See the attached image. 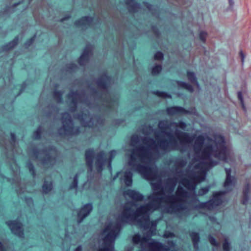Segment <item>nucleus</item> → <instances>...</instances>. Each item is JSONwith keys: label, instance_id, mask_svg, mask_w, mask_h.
<instances>
[{"label": "nucleus", "instance_id": "obj_1", "mask_svg": "<svg viewBox=\"0 0 251 251\" xmlns=\"http://www.w3.org/2000/svg\"><path fill=\"white\" fill-rule=\"evenodd\" d=\"M164 134L169 139L156 137V142L153 138L144 137L143 142L147 146L136 145L140 142V137L138 135L134 134L130 138V145L136 148L133 150L128 161V165L134 170L141 174L147 176L150 168L146 164L136 162V155L140 157L143 163H146L151 158L152 155H159L161 153H165L177 149L178 147L177 140L174 134L171 131H164Z\"/></svg>", "mask_w": 251, "mask_h": 251}, {"label": "nucleus", "instance_id": "obj_2", "mask_svg": "<svg viewBox=\"0 0 251 251\" xmlns=\"http://www.w3.org/2000/svg\"><path fill=\"white\" fill-rule=\"evenodd\" d=\"M165 194L163 192L154 191L148 197L149 202L140 206L136 210L131 206H124L126 210L128 209V213L130 214L132 221L137 220L140 227L144 229H148L150 227L151 228L152 222H157V220H150V213L158 208Z\"/></svg>", "mask_w": 251, "mask_h": 251}, {"label": "nucleus", "instance_id": "obj_3", "mask_svg": "<svg viewBox=\"0 0 251 251\" xmlns=\"http://www.w3.org/2000/svg\"><path fill=\"white\" fill-rule=\"evenodd\" d=\"M212 156L224 160L226 159L227 147L223 136L219 135L212 140V143L207 144L196 153L195 158L201 163L204 164L207 161H212Z\"/></svg>", "mask_w": 251, "mask_h": 251}, {"label": "nucleus", "instance_id": "obj_4", "mask_svg": "<svg viewBox=\"0 0 251 251\" xmlns=\"http://www.w3.org/2000/svg\"><path fill=\"white\" fill-rule=\"evenodd\" d=\"M157 221H153L151 223V228L147 229L144 236L142 237L139 233L133 235L132 240L134 245L140 244L143 250L146 248H149L151 251H169L170 248L175 246V242L173 240L166 241L167 245L151 239V236L154 234L157 225Z\"/></svg>", "mask_w": 251, "mask_h": 251}, {"label": "nucleus", "instance_id": "obj_5", "mask_svg": "<svg viewBox=\"0 0 251 251\" xmlns=\"http://www.w3.org/2000/svg\"><path fill=\"white\" fill-rule=\"evenodd\" d=\"M225 171L226 172V176L223 183V187L225 188L226 190L214 192L210 200L205 202H200L199 204L196 205L194 206L195 209H207L208 210H212L222 204L224 196L227 192L231 191V189L230 187L234 186L236 181L235 176H231L232 170L231 168H225Z\"/></svg>", "mask_w": 251, "mask_h": 251}, {"label": "nucleus", "instance_id": "obj_6", "mask_svg": "<svg viewBox=\"0 0 251 251\" xmlns=\"http://www.w3.org/2000/svg\"><path fill=\"white\" fill-rule=\"evenodd\" d=\"M114 151H110L111 154L108 158L106 157V155L103 151H101L96 154L95 151L93 148L86 149L85 151V159L86 164L89 170L92 171L93 168L94 159L95 158V165L96 169L98 173H101L105 165L108 163V167L111 169V161L113 158L112 153Z\"/></svg>", "mask_w": 251, "mask_h": 251}, {"label": "nucleus", "instance_id": "obj_7", "mask_svg": "<svg viewBox=\"0 0 251 251\" xmlns=\"http://www.w3.org/2000/svg\"><path fill=\"white\" fill-rule=\"evenodd\" d=\"M61 121L62 126L57 129L59 135L72 137L80 134V127L75 126L74 121L69 113H63Z\"/></svg>", "mask_w": 251, "mask_h": 251}, {"label": "nucleus", "instance_id": "obj_8", "mask_svg": "<svg viewBox=\"0 0 251 251\" xmlns=\"http://www.w3.org/2000/svg\"><path fill=\"white\" fill-rule=\"evenodd\" d=\"M188 192L182 189L180 193L176 195H168L166 199L171 201V203L167 207V212L169 213H179L181 211L187 209V207L184 203L185 202L184 198H187Z\"/></svg>", "mask_w": 251, "mask_h": 251}, {"label": "nucleus", "instance_id": "obj_9", "mask_svg": "<svg viewBox=\"0 0 251 251\" xmlns=\"http://www.w3.org/2000/svg\"><path fill=\"white\" fill-rule=\"evenodd\" d=\"M112 77L106 71L102 73L100 77L95 79L96 83L98 86V91L95 88H91V94L94 98H100L102 95L108 93Z\"/></svg>", "mask_w": 251, "mask_h": 251}, {"label": "nucleus", "instance_id": "obj_10", "mask_svg": "<svg viewBox=\"0 0 251 251\" xmlns=\"http://www.w3.org/2000/svg\"><path fill=\"white\" fill-rule=\"evenodd\" d=\"M56 148L53 145H49L44 147L39 151L38 160L44 167H51L56 161V157L51 155V152H56Z\"/></svg>", "mask_w": 251, "mask_h": 251}, {"label": "nucleus", "instance_id": "obj_11", "mask_svg": "<svg viewBox=\"0 0 251 251\" xmlns=\"http://www.w3.org/2000/svg\"><path fill=\"white\" fill-rule=\"evenodd\" d=\"M186 75L188 80L192 84L185 81L176 80V82L178 87L179 88L184 89L190 93H193L194 91V88L193 85L196 86L198 89L200 88V84L198 82V78L196 74L194 72L187 71Z\"/></svg>", "mask_w": 251, "mask_h": 251}, {"label": "nucleus", "instance_id": "obj_12", "mask_svg": "<svg viewBox=\"0 0 251 251\" xmlns=\"http://www.w3.org/2000/svg\"><path fill=\"white\" fill-rule=\"evenodd\" d=\"M124 195L125 197L128 196L131 200V201H126L124 205L131 206L132 208V207H137V202L144 200V196L135 190L127 189L124 191Z\"/></svg>", "mask_w": 251, "mask_h": 251}, {"label": "nucleus", "instance_id": "obj_13", "mask_svg": "<svg viewBox=\"0 0 251 251\" xmlns=\"http://www.w3.org/2000/svg\"><path fill=\"white\" fill-rule=\"evenodd\" d=\"M93 209V206L92 202L85 203L77 209L76 210V221L77 224H81L90 215Z\"/></svg>", "mask_w": 251, "mask_h": 251}, {"label": "nucleus", "instance_id": "obj_14", "mask_svg": "<svg viewBox=\"0 0 251 251\" xmlns=\"http://www.w3.org/2000/svg\"><path fill=\"white\" fill-rule=\"evenodd\" d=\"M90 115L89 112L84 113L83 111L75 114V118L78 119L81 123L82 126L85 127H97V125H94L93 121V117L91 116L89 120L86 121V119Z\"/></svg>", "mask_w": 251, "mask_h": 251}, {"label": "nucleus", "instance_id": "obj_15", "mask_svg": "<svg viewBox=\"0 0 251 251\" xmlns=\"http://www.w3.org/2000/svg\"><path fill=\"white\" fill-rule=\"evenodd\" d=\"M128 209L126 210L124 205L122 206V210L121 213L119 215L116 222L115 225L121 229L122 226L127 223L132 221L131 220V216L128 213Z\"/></svg>", "mask_w": 251, "mask_h": 251}, {"label": "nucleus", "instance_id": "obj_16", "mask_svg": "<svg viewBox=\"0 0 251 251\" xmlns=\"http://www.w3.org/2000/svg\"><path fill=\"white\" fill-rule=\"evenodd\" d=\"M94 17L89 15L81 17L79 19L75 20L74 25L76 27H81L82 28L87 29L92 25Z\"/></svg>", "mask_w": 251, "mask_h": 251}, {"label": "nucleus", "instance_id": "obj_17", "mask_svg": "<svg viewBox=\"0 0 251 251\" xmlns=\"http://www.w3.org/2000/svg\"><path fill=\"white\" fill-rule=\"evenodd\" d=\"M6 224L13 234L20 237H23V229L22 228V224L21 223L14 221H8L6 222Z\"/></svg>", "mask_w": 251, "mask_h": 251}, {"label": "nucleus", "instance_id": "obj_18", "mask_svg": "<svg viewBox=\"0 0 251 251\" xmlns=\"http://www.w3.org/2000/svg\"><path fill=\"white\" fill-rule=\"evenodd\" d=\"M109 232L103 237V241L104 246L103 248L107 247L114 251V243L115 240L117 237L116 233H113L112 231L109 230Z\"/></svg>", "mask_w": 251, "mask_h": 251}, {"label": "nucleus", "instance_id": "obj_19", "mask_svg": "<svg viewBox=\"0 0 251 251\" xmlns=\"http://www.w3.org/2000/svg\"><path fill=\"white\" fill-rule=\"evenodd\" d=\"M125 5L130 13H137L142 8L141 4L136 0H125Z\"/></svg>", "mask_w": 251, "mask_h": 251}, {"label": "nucleus", "instance_id": "obj_20", "mask_svg": "<svg viewBox=\"0 0 251 251\" xmlns=\"http://www.w3.org/2000/svg\"><path fill=\"white\" fill-rule=\"evenodd\" d=\"M58 111V107L53 103L48 104L43 110V114L47 118H51L55 113Z\"/></svg>", "mask_w": 251, "mask_h": 251}, {"label": "nucleus", "instance_id": "obj_21", "mask_svg": "<svg viewBox=\"0 0 251 251\" xmlns=\"http://www.w3.org/2000/svg\"><path fill=\"white\" fill-rule=\"evenodd\" d=\"M167 112L169 115H174L177 114H187L188 111L182 106H173L167 108Z\"/></svg>", "mask_w": 251, "mask_h": 251}, {"label": "nucleus", "instance_id": "obj_22", "mask_svg": "<svg viewBox=\"0 0 251 251\" xmlns=\"http://www.w3.org/2000/svg\"><path fill=\"white\" fill-rule=\"evenodd\" d=\"M79 69L77 65L74 62L67 63L62 69V72L66 74L73 75L75 74Z\"/></svg>", "mask_w": 251, "mask_h": 251}, {"label": "nucleus", "instance_id": "obj_23", "mask_svg": "<svg viewBox=\"0 0 251 251\" xmlns=\"http://www.w3.org/2000/svg\"><path fill=\"white\" fill-rule=\"evenodd\" d=\"M143 5L149 10L153 16L158 18L160 15V11L157 6H153L147 1H143Z\"/></svg>", "mask_w": 251, "mask_h": 251}, {"label": "nucleus", "instance_id": "obj_24", "mask_svg": "<svg viewBox=\"0 0 251 251\" xmlns=\"http://www.w3.org/2000/svg\"><path fill=\"white\" fill-rule=\"evenodd\" d=\"M205 138L202 135L198 136L195 139L194 149L195 153H197L198 151H200L201 147L204 143Z\"/></svg>", "mask_w": 251, "mask_h": 251}, {"label": "nucleus", "instance_id": "obj_25", "mask_svg": "<svg viewBox=\"0 0 251 251\" xmlns=\"http://www.w3.org/2000/svg\"><path fill=\"white\" fill-rule=\"evenodd\" d=\"M103 101L106 103L105 107L109 111L113 109V106L114 104L118 105L119 102L118 99L108 97H106L105 98H103Z\"/></svg>", "mask_w": 251, "mask_h": 251}, {"label": "nucleus", "instance_id": "obj_26", "mask_svg": "<svg viewBox=\"0 0 251 251\" xmlns=\"http://www.w3.org/2000/svg\"><path fill=\"white\" fill-rule=\"evenodd\" d=\"M53 186L52 181H49L45 180L42 186L43 194H49L53 189Z\"/></svg>", "mask_w": 251, "mask_h": 251}, {"label": "nucleus", "instance_id": "obj_27", "mask_svg": "<svg viewBox=\"0 0 251 251\" xmlns=\"http://www.w3.org/2000/svg\"><path fill=\"white\" fill-rule=\"evenodd\" d=\"M91 57L81 53L78 58V63L81 66H85L90 60Z\"/></svg>", "mask_w": 251, "mask_h": 251}, {"label": "nucleus", "instance_id": "obj_28", "mask_svg": "<svg viewBox=\"0 0 251 251\" xmlns=\"http://www.w3.org/2000/svg\"><path fill=\"white\" fill-rule=\"evenodd\" d=\"M132 173L130 171H126L124 175V181L127 186H130L132 184Z\"/></svg>", "mask_w": 251, "mask_h": 251}, {"label": "nucleus", "instance_id": "obj_29", "mask_svg": "<svg viewBox=\"0 0 251 251\" xmlns=\"http://www.w3.org/2000/svg\"><path fill=\"white\" fill-rule=\"evenodd\" d=\"M162 70V65L161 64H156L151 68V74L152 75H157Z\"/></svg>", "mask_w": 251, "mask_h": 251}, {"label": "nucleus", "instance_id": "obj_30", "mask_svg": "<svg viewBox=\"0 0 251 251\" xmlns=\"http://www.w3.org/2000/svg\"><path fill=\"white\" fill-rule=\"evenodd\" d=\"M78 176L79 174L77 173L75 174L73 177L72 182L70 184L69 189L70 190L77 189L78 185Z\"/></svg>", "mask_w": 251, "mask_h": 251}, {"label": "nucleus", "instance_id": "obj_31", "mask_svg": "<svg viewBox=\"0 0 251 251\" xmlns=\"http://www.w3.org/2000/svg\"><path fill=\"white\" fill-rule=\"evenodd\" d=\"M93 48L92 45L87 44L83 49L82 54L92 57L93 54Z\"/></svg>", "mask_w": 251, "mask_h": 251}, {"label": "nucleus", "instance_id": "obj_32", "mask_svg": "<svg viewBox=\"0 0 251 251\" xmlns=\"http://www.w3.org/2000/svg\"><path fill=\"white\" fill-rule=\"evenodd\" d=\"M152 93L157 97L162 98H172V95L168 93V92L165 91H161L159 90L153 91Z\"/></svg>", "mask_w": 251, "mask_h": 251}, {"label": "nucleus", "instance_id": "obj_33", "mask_svg": "<svg viewBox=\"0 0 251 251\" xmlns=\"http://www.w3.org/2000/svg\"><path fill=\"white\" fill-rule=\"evenodd\" d=\"M62 94L63 92L56 90H54L53 92V98L58 103H61L63 102Z\"/></svg>", "mask_w": 251, "mask_h": 251}, {"label": "nucleus", "instance_id": "obj_34", "mask_svg": "<svg viewBox=\"0 0 251 251\" xmlns=\"http://www.w3.org/2000/svg\"><path fill=\"white\" fill-rule=\"evenodd\" d=\"M70 96L72 97L71 100L72 105L77 106V97H80L81 95L77 91H72L70 94Z\"/></svg>", "mask_w": 251, "mask_h": 251}, {"label": "nucleus", "instance_id": "obj_35", "mask_svg": "<svg viewBox=\"0 0 251 251\" xmlns=\"http://www.w3.org/2000/svg\"><path fill=\"white\" fill-rule=\"evenodd\" d=\"M110 230L112 231L113 233H116V235H118L119 232L120 231L121 229L119 228L118 226H116L115 225L113 226H111L110 225L107 226L105 229H104V232H107L108 231Z\"/></svg>", "mask_w": 251, "mask_h": 251}, {"label": "nucleus", "instance_id": "obj_36", "mask_svg": "<svg viewBox=\"0 0 251 251\" xmlns=\"http://www.w3.org/2000/svg\"><path fill=\"white\" fill-rule=\"evenodd\" d=\"M223 249L224 251H231L232 249L230 242L226 237L224 239L223 243Z\"/></svg>", "mask_w": 251, "mask_h": 251}, {"label": "nucleus", "instance_id": "obj_37", "mask_svg": "<svg viewBox=\"0 0 251 251\" xmlns=\"http://www.w3.org/2000/svg\"><path fill=\"white\" fill-rule=\"evenodd\" d=\"M18 37H16L12 42L4 46L3 50H8L12 49L18 44Z\"/></svg>", "mask_w": 251, "mask_h": 251}, {"label": "nucleus", "instance_id": "obj_38", "mask_svg": "<svg viewBox=\"0 0 251 251\" xmlns=\"http://www.w3.org/2000/svg\"><path fill=\"white\" fill-rule=\"evenodd\" d=\"M186 164V161L183 158H178L175 162V165L177 168H182Z\"/></svg>", "mask_w": 251, "mask_h": 251}, {"label": "nucleus", "instance_id": "obj_39", "mask_svg": "<svg viewBox=\"0 0 251 251\" xmlns=\"http://www.w3.org/2000/svg\"><path fill=\"white\" fill-rule=\"evenodd\" d=\"M237 97H238V100H239V101L240 102L242 108L244 111V112H246L247 111V109H246L245 104L244 103V98H243V94H242V93L241 91H238L237 92Z\"/></svg>", "mask_w": 251, "mask_h": 251}, {"label": "nucleus", "instance_id": "obj_40", "mask_svg": "<svg viewBox=\"0 0 251 251\" xmlns=\"http://www.w3.org/2000/svg\"><path fill=\"white\" fill-rule=\"evenodd\" d=\"M151 28L155 37L156 38H159L161 36V34L157 26L155 25H151Z\"/></svg>", "mask_w": 251, "mask_h": 251}, {"label": "nucleus", "instance_id": "obj_41", "mask_svg": "<svg viewBox=\"0 0 251 251\" xmlns=\"http://www.w3.org/2000/svg\"><path fill=\"white\" fill-rule=\"evenodd\" d=\"M190 236L191 237V239L192 242H200L201 238L200 234L198 232H192L190 233Z\"/></svg>", "mask_w": 251, "mask_h": 251}, {"label": "nucleus", "instance_id": "obj_42", "mask_svg": "<svg viewBox=\"0 0 251 251\" xmlns=\"http://www.w3.org/2000/svg\"><path fill=\"white\" fill-rule=\"evenodd\" d=\"M164 57L163 53L160 50H158L154 53L153 58L155 60L162 61Z\"/></svg>", "mask_w": 251, "mask_h": 251}, {"label": "nucleus", "instance_id": "obj_43", "mask_svg": "<svg viewBox=\"0 0 251 251\" xmlns=\"http://www.w3.org/2000/svg\"><path fill=\"white\" fill-rule=\"evenodd\" d=\"M208 240L212 246L216 247H218L220 246L219 243L217 242L216 239L211 235H208Z\"/></svg>", "mask_w": 251, "mask_h": 251}, {"label": "nucleus", "instance_id": "obj_44", "mask_svg": "<svg viewBox=\"0 0 251 251\" xmlns=\"http://www.w3.org/2000/svg\"><path fill=\"white\" fill-rule=\"evenodd\" d=\"M208 35L207 32L205 31H201L199 33V38L203 44H205L206 38Z\"/></svg>", "mask_w": 251, "mask_h": 251}, {"label": "nucleus", "instance_id": "obj_45", "mask_svg": "<svg viewBox=\"0 0 251 251\" xmlns=\"http://www.w3.org/2000/svg\"><path fill=\"white\" fill-rule=\"evenodd\" d=\"M175 135L178 139H180V138H186L188 136V135L186 132H182L177 129L175 131Z\"/></svg>", "mask_w": 251, "mask_h": 251}, {"label": "nucleus", "instance_id": "obj_46", "mask_svg": "<svg viewBox=\"0 0 251 251\" xmlns=\"http://www.w3.org/2000/svg\"><path fill=\"white\" fill-rule=\"evenodd\" d=\"M43 131L44 128L41 126H39L34 133L35 138L36 139H40Z\"/></svg>", "mask_w": 251, "mask_h": 251}, {"label": "nucleus", "instance_id": "obj_47", "mask_svg": "<svg viewBox=\"0 0 251 251\" xmlns=\"http://www.w3.org/2000/svg\"><path fill=\"white\" fill-rule=\"evenodd\" d=\"M95 118L97 125H99L100 126H101L104 125L105 119L102 116L100 115H96L95 116Z\"/></svg>", "mask_w": 251, "mask_h": 251}, {"label": "nucleus", "instance_id": "obj_48", "mask_svg": "<svg viewBox=\"0 0 251 251\" xmlns=\"http://www.w3.org/2000/svg\"><path fill=\"white\" fill-rule=\"evenodd\" d=\"M209 188L208 187H204L200 189L198 191V195L199 196H203L208 193Z\"/></svg>", "mask_w": 251, "mask_h": 251}, {"label": "nucleus", "instance_id": "obj_49", "mask_svg": "<svg viewBox=\"0 0 251 251\" xmlns=\"http://www.w3.org/2000/svg\"><path fill=\"white\" fill-rule=\"evenodd\" d=\"M175 124H176V127L178 128H180L182 130H185L186 127V124L185 122L182 121H180L178 123H175Z\"/></svg>", "mask_w": 251, "mask_h": 251}, {"label": "nucleus", "instance_id": "obj_50", "mask_svg": "<svg viewBox=\"0 0 251 251\" xmlns=\"http://www.w3.org/2000/svg\"><path fill=\"white\" fill-rule=\"evenodd\" d=\"M250 199V196L248 194H243L241 203L244 205H246Z\"/></svg>", "mask_w": 251, "mask_h": 251}, {"label": "nucleus", "instance_id": "obj_51", "mask_svg": "<svg viewBox=\"0 0 251 251\" xmlns=\"http://www.w3.org/2000/svg\"><path fill=\"white\" fill-rule=\"evenodd\" d=\"M250 191V184L249 183H247L246 184L243 190V194H248L249 195Z\"/></svg>", "mask_w": 251, "mask_h": 251}, {"label": "nucleus", "instance_id": "obj_52", "mask_svg": "<svg viewBox=\"0 0 251 251\" xmlns=\"http://www.w3.org/2000/svg\"><path fill=\"white\" fill-rule=\"evenodd\" d=\"M175 234L170 231H166L164 233V237L166 238H173L175 237Z\"/></svg>", "mask_w": 251, "mask_h": 251}, {"label": "nucleus", "instance_id": "obj_53", "mask_svg": "<svg viewBox=\"0 0 251 251\" xmlns=\"http://www.w3.org/2000/svg\"><path fill=\"white\" fill-rule=\"evenodd\" d=\"M11 148L12 151H14V150H15V135L14 133H11Z\"/></svg>", "mask_w": 251, "mask_h": 251}, {"label": "nucleus", "instance_id": "obj_54", "mask_svg": "<svg viewBox=\"0 0 251 251\" xmlns=\"http://www.w3.org/2000/svg\"><path fill=\"white\" fill-rule=\"evenodd\" d=\"M113 122L115 125L119 126L122 123L125 122V120L123 119H116L114 120Z\"/></svg>", "mask_w": 251, "mask_h": 251}, {"label": "nucleus", "instance_id": "obj_55", "mask_svg": "<svg viewBox=\"0 0 251 251\" xmlns=\"http://www.w3.org/2000/svg\"><path fill=\"white\" fill-rule=\"evenodd\" d=\"M71 17V15L70 14H68L66 15H65L64 17H63L62 18H61L59 21L60 23H63L65 21H66L67 20H69Z\"/></svg>", "mask_w": 251, "mask_h": 251}, {"label": "nucleus", "instance_id": "obj_56", "mask_svg": "<svg viewBox=\"0 0 251 251\" xmlns=\"http://www.w3.org/2000/svg\"><path fill=\"white\" fill-rule=\"evenodd\" d=\"M240 53V57H241L242 64V65H243L244 62V59H245V54L244 53L243 51L242 50H241L240 51V53Z\"/></svg>", "mask_w": 251, "mask_h": 251}, {"label": "nucleus", "instance_id": "obj_57", "mask_svg": "<svg viewBox=\"0 0 251 251\" xmlns=\"http://www.w3.org/2000/svg\"><path fill=\"white\" fill-rule=\"evenodd\" d=\"M152 189L154 191L160 188V184L159 183H153L152 184Z\"/></svg>", "mask_w": 251, "mask_h": 251}, {"label": "nucleus", "instance_id": "obj_58", "mask_svg": "<svg viewBox=\"0 0 251 251\" xmlns=\"http://www.w3.org/2000/svg\"><path fill=\"white\" fill-rule=\"evenodd\" d=\"M77 106L71 105L69 107V111L71 112H75L76 111Z\"/></svg>", "mask_w": 251, "mask_h": 251}, {"label": "nucleus", "instance_id": "obj_59", "mask_svg": "<svg viewBox=\"0 0 251 251\" xmlns=\"http://www.w3.org/2000/svg\"><path fill=\"white\" fill-rule=\"evenodd\" d=\"M228 0V3H229L228 9H232L234 6V2L233 0Z\"/></svg>", "mask_w": 251, "mask_h": 251}, {"label": "nucleus", "instance_id": "obj_60", "mask_svg": "<svg viewBox=\"0 0 251 251\" xmlns=\"http://www.w3.org/2000/svg\"><path fill=\"white\" fill-rule=\"evenodd\" d=\"M199 242H194V243H193L194 248L195 250H198L199 248Z\"/></svg>", "mask_w": 251, "mask_h": 251}, {"label": "nucleus", "instance_id": "obj_61", "mask_svg": "<svg viewBox=\"0 0 251 251\" xmlns=\"http://www.w3.org/2000/svg\"><path fill=\"white\" fill-rule=\"evenodd\" d=\"M82 245H79L74 250V251H82Z\"/></svg>", "mask_w": 251, "mask_h": 251}, {"label": "nucleus", "instance_id": "obj_62", "mask_svg": "<svg viewBox=\"0 0 251 251\" xmlns=\"http://www.w3.org/2000/svg\"><path fill=\"white\" fill-rule=\"evenodd\" d=\"M98 251H111V250H109V248L105 247V248H100Z\"/></svg>", "mask_w": 251, "mask_h": 251}, {"label": "nucleus", "instance_id": "obj_63", "mask_svg": "<svg viewBox=\"0 0 251 251\" xmlns=\"http://www.w3.org/2000/svg\"><path fill=\"white\" fill-rule=\"evenodd\" d=\"M35 175V168L33 164H32V177H34Z\"/></svg>", "mask_w": 251, "mask_h": 251}, {"label": "nucleus", "instance_id": "obj_64", "mask_svg": "<svg viewBox=\"0 0 251 251\" xmlns=\"http://www.w3.org/2000/svg\"><path fill=\"white\" fill-rule=\"evenodd\" d=\"M0 251H4V248L0 242Z\"/></svg>", "mask_w": 251, "mask_h": 251}]
</instances>
